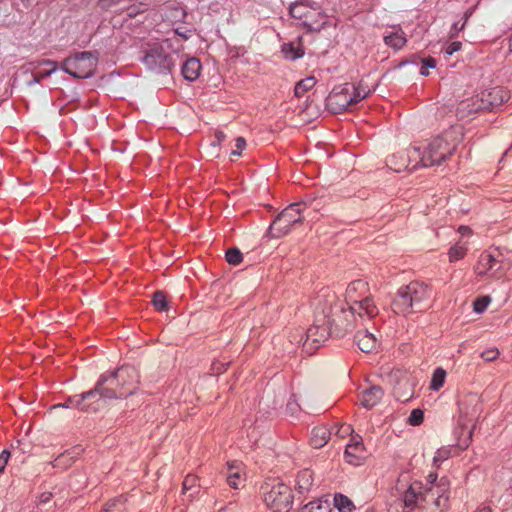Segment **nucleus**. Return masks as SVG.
<instances>
[{
	"label": "nucleus",
	"mask_w": 512,
	"mask_h": 512,
	"mask_svg": "<svg viewBox=\"0 0 512 512\" xmlns=\"http://www.w3.org/2000/svg\"><path fill=\"white\" fill-rule=\"evenodd\" d=\"M321 309L322 315L328 318L331 326H335L338 335L354 329L365 316L372 319L378 314L369 285L364 280L351 282L346 288L344 299L334 293L326 294Z\"/></svg>",
	"instance_id": "obj_1"
},
{
	"label": "nucleus",
	"mask_w": 512,
	"mask_h": 512,
	"mask_svg": "<svg viewBox=\"0 0 512 512\" xmlns=\"http://www.w3.org/2000/svg\"><path fill=\"white\" fill-rule=\"evenodd\" d=\"M140 385V373L133 366H122L109 377L101 376L95 388L83 393V400L94 397L101 399H125L136 394Z\"/></svg>",
	"instance_id": "obj_2"
},
{
	"label": "nucleus",
	"mask_w": 512,
	"mask_h": 512,
	"mask_svg": "<svg viewBox=\"0 0 512 512\" xmlns=\"http://www.w3.org/2000/svg\"><path fill=\"white\" fill-rule=\"evenodd\" d=\"M184 45L179 38L150 41L143 47V64L157 73L171 72L177 62L183 59Z\"/></svg>",
	"instance_id": "obj_3"
},
{
	"label": "nucleus",
	"mask_w": 512,
	"mask_h": 512,
	"mask_svg": "<svg viewBox=\"0 0 512 512\" xmlns=\"http://www.w3.org/2000/svg\"><path fill=\"white\" fill-rule=\"evenodd\" d=\"M462 139V127H450L442 134L431 139L423 150L420 149V157H418L419 163L423 167H432L442 164L454 154Z\"/></svg>",
	"instance_id": "obj_4"
},
{
	"label": "nucleus",
	"mask_w": 512,
	"mask_h": 512,
	"mask_svg": "<svg viewBox=\"0 0 512 512\" xmlns=\"http://www.w3.org/2000/svg\"><path fill=\"white\" fill-rule=\"evenodd\" d=\"M432 288L420 281H412L398 289L393 301V310L397 314L408 316L424 312L431 307Z\"/></svg>",
	"instance_id": "obj_5"
},
{
	"label": "nucleus",
	"mask_w": 512,
	"mask_h": 512,
	"mask_svg": "<svg viewBox=\"0 0 512 512\" xmlns=\"http://www.w3.org/2000/svg\"><path fill=\"white\" fill-rule=\"evenodd\" d=\"M263 500L272 512H289L293 504L290 487L281 482L265 483Z\"/></svg>",
	"instance_id": "obj_6"
},
{
	"label": "nucleus",
	"mask_w": 512,
	"mask_h": 512,
	"mask_svg": "<svg viewBox=\"0 0 512 512\" xmlns=\"http://www.w3.org/2000/svg\"><path fill=\"white\" fill-rule=\"evenodd\" d=\"M97 63V56L85 51L64 59L61 68L75 78H88L94 74Z\"/></svg>",
	"instance_id": "obj_7"
},
{
	"label": "nucleus",
	"mask_w": 512,
	"mask_h": 512,
	"mask_svg": "<svg viewBox=\"0 0 512 512\" xmlns=\"http://www.w3.org/2000/svg\"><path fill=\"white\" fill-rule=\"evenodd\" d=\"M304 203H293L286 207L272 222L269 227V234L273 238H280L287 235L293 225L303 222L302 209Z\"/></svg>",
	"instance_id": "obj_8"
},
{
	"label": "nucleus",
	"mask_w": 512,
	"mask_h": 512,
	"mask_svg": "<svg viewBox=\"0 0 512 512\" xmlns=\"http://www.w3.org/2000/svg\"><path fill=\"white\" fill-rule=\"evenodd\" d=\"M418 157H420V148L414 146L393 153L387 158L386 164L391 170L401 172L408 168L412 162H415L414 168L417 167L420 164Z\"/></svg>",
	"instance_id": "obj_9"
},
{
	"label": "nucleus",
	"mask_w": 512,
	"mask_h": 512,
	"mask_svg": "<svg viewBox=\"0 0 512 512\" xmlns=\"http://www.w3.org/2000/svg\"><path fill=\"white\" fill-rule=\"evenodd\" d=\"M510 97V93L504 87H493L476 95L475 101H480L475 109L490 110L502 105Z\"/></svg>",
	"instance_id": "obj_10"
},
{
	"label": "nucleus",
	"mask_w": 512,
	"mask_h": 512,
	"mask_svg": "<svg viewBox=\"0 0 512 512\" xmlns=\"http://www.w3.org/2000/svg\"><path fill=\"white\" fill-rule=\"evenodd\" d=\"M352 104L351 85L348 83L334 89L327 99V105L335 113H340L346 110Z\"/></svg>",
	"instance_id": "obj_11"
},
{
	"label": "nucleus",
	"mask_w": 512,
	"mask_h": 512,
	"mask_svg": "<svg viewBox=\"0 0 512 512\" xmlns=\"http://www.w3.org/2000/svg\"><path fill=\"white\" fill-rule=\"evenodd\" d=\"M344 457L349 464L360 465L366 458V450L359 435L352 436L350 443L346 445Z\"/></svg>",
	"instance_id": "obj_12"
},
{
	"label": "nucleus",
	"mask_w": 512,
	"mask_h": 512,
	"mask_svg": "<svg viewBox=\"0 0 512 512\" xmlns=\"http://www.w3.org/2000/svg\"><path fill=\"white\" fill-rule=\"evenodd\" d=\"M323 318L326 320V326H311L306 332V340L304 342V346H308L309 342H312L315 344L316 348L319 347V345L328 338L330 332L339 336L335 330V326H331L329 324L328 318H325L324 316Z\"/></svg>",
	"instance_id": "obj_13"
},
{
	"label": "nucleus",
	"mask_w": 512,
	"mask_h": 512,
	"mask_svg": "<svg viewBox=\"0 0 512 512\" xmlns=\"http://www.w3.org/2000/svg\"><path fill=\"white\" fill-rule=\"evenodd\" d=\"M499 269L500 261L490 253L484 252L480 255L474 270L478 276L490 274V276L498 278L500 277L497 273Z\"/></svg>",
	"instance_id": "obj_14"
},
{
	"label": "nucleus",
	"mask_w": 512,
	"mask_h": 512,
	"mask_svg": "<svg viewBox=\"0 0 512 512\" xmlns=\"http://www.w3.org/2000/svg\"><path fill=\"white\" fill-rule=\"evenodd\" d=\"M448 491L449 488L447 483L441 479L438 484L433 485L429 489L425 490L427 501L431 498L437 508H445L449 499Z\"/></svg>",
	"instance_id": "obj_15"
},
{
	"label": "nucleus",
	"mask_w": 512,
	"mask_h": 512,
	"mask_svg": "<svg viewBox=\"0 0 512 512\" xmlns=\"http://www.w3.org/2000/svg\"><path fill=\"white\" fill-rule=\"evenodd\" d=\"M480 413L481 403L476 395H470L460 403L461 418H465L467 421H474Z\"/></svg>",
	"instance_id": "obj_16"
},
{
	"label": "nucleus",
	"mask_w": 512,
	"mask_h": 512,
	"mask_svg": "<svg viewBox=\"0 0 512 512\" xmlns=\"http://www.w3.org/2000/svg\"><path fill=\"white\" fill-rule=\"evenodd\" d=\"M315 489L314 473L309 469L298 472L295 480V490L304 496L312 494Z\"/></svg>",
	"instance_id": "obj_17"
},
{
	"label": "nucleus",
	"mask_w": 512,
	"mask_h": 512,
	"mask_svg": "<svg viewBox=\"0 0 512 512\" xmlns=\"http://www.w3.org/2000/svg\"><path fill=\"white\" fill-rule=\"evenodd\" d=\"M405 506H414L419 502L427 501L426 492L424 491L423 484L419 481L411 483L409 488L404 493L403 498Z\"/></svg>",
	"instance_id": "obj_18"
},
{
	"label": "nucleus",
	"mask_w": 512,
	"mask_h": 512,
	"mask_svg": "<svg viewBox=\"0 0 512 512\" xmlns=\"http://www.w3.org/2000/svg\"><path fill=\"white\" fill-rule=\"evenodd\" d=\"M355 341L359 349L364 353H371L377 348V338L368 330H359L356 333Z\"/></svg>",
	"instance_id": "obj_19"
},
{
	"label": "nucleus",
	"mask_w": 512,
	"mask_h": 512,
	"mask_svg": "<svg viewBox=\"0 0 512 512\" xmlns=\"http://www.w3.org/2000/svg\"><path fill=\"white\" fill-rule=\"evenodd\" d=\"M202 65L197 58L191 57L182 65V75L188 81H195L200 76Z\"/></svg>",
	"instance_id": "obj_20"
},
{
	"label": "nucleus",
	"mask_w": 512,
	"mask_h": 512,
	"mask_svg": "<svg viewBox=\"0 0 512 512\" xmlns=\"http://www.w3.org/2000/svg\"><path fill=\"white\" fill-rule=\"evenodd\" d=\"M383 397V390L379 386H372L362 392L361 404L365 408H372L377 405Z\"/></svg>",
	"instance_id": "obj_21"
},
{
	"label": "nucleus",
	"mask_w": 512,
	"mask_h": 512,
	"mask_svg": "<svg viewBox=\"0 0 512 512\" xmlns=\"http://www.w3.org/2000/svg\"><path fill=\"white\" fill-rule=\"evenodd\" d=\"M330 437H331L330 429L325 425H321V426L315 427L312 430L310 443L316 449L322 448L328 442Z\"/></svg>",
	"instance_id": "obj_22"
},
{
	"label": "nucleus",
	"mask_w": 512,
	"mask_h": 512,
	"mask_svg": "<svg viewBox=\"0 0 512 512\" xmlns=\"http://www.w3.org/2000/svg\"><path fill=\"white\" fill-rule=\"evenodd\" d=\"M228 475H227V482L230 487L237 489L239 488V485L243 481L242 473H241V463H238L237 461L228 462Z\"/></svg>",
	"instance_id": "obj_23"
},
{
	"label": "nucleus",
	"mask_w": 512,
	"mask_h": 512,
	"mask_svg": "<svg viewBox=\"0 0 512 512\" xmlns=\"http://www.w3.org/2000/svg\"><path fill=\"white\" fill-rule=\"evenodd\" d=\"M384 42L387 46L399 50L405 46L407 39L404 32L401 29H397L385 35Z\"/></svg>",
	"instance_id": "obj_24"
},
{
	"label": "nucleus",
	"mask_w": 512,
	"mask_h": 512,
	"mask_svg": "<svg viewBox=\"0 0 512 512\" xmlns=\"http://www.w3.org/2000/svg\"><path fill=\"white\" fill-rule=\"evenodd\" d=\"M79 452L76 451H66L56 457V459L50 463L53 468H62L67 469L70 467L76 458L78 457Z\"/></svg>",
	"instance_id": "obj_25"
},
{
	"label": "nucleus",
	"mask_w": 512,
	"mask_h": 512,
	"mask_svg": "<svg viewBox=\"0 0 512 512\" xmlns=\"http://www.w3.org/2000/svg\"><path fill=\"white\" fill-rule=\"evenodd\" d=\"M45 66L46 68L34 73V82L39 83L43 78L50 76L57 68V62L53 60H42L38 62V67Z\"/></svg>",
	"instance_id": "obj_26"
},
{
	"label": "nucleus",
	"mask_w": 512,
	"mask_h": 512,
	"mask_svg": "<svg viewBox=\"0 0 512 512\" xmlns=\"http://www.w3.org/2000/svg\"><path fill=\"white\" fill-rule=\"evenodd\" d=\"M467 254V242L458 241L450 247L448 257L450 262H456L463 259Z\"/></svg>",
	"instance_id": "obj_27"
},
{
	"label": "nucleus",
	"mask_w": 512,
	"mask_h": 512,
	"mask_svg": "<svg viewBox=\"0 0 512 512\" xmlns=\"http://www.w3.org/2000/svg\"><path fill=\"white\" fill-rule=\"evenodd\" d=\"M189 494V500H192L194 495L198 492V478L195 475L188 474L182 483V493Z\"/></svg>",
	"instance_id": "obj_28"
},
{
	"label": "nucleus",
	"mask_w": 512,
	"mask_h": 512,
	"mask_svg": "<svg viewBox=\"0 0 512 512\" xmlns=\"http://www.w3.org/2000/svg\"><path fill=\"white\" fill-rule=\"evenodd\" d=\"M316 79L313 76L306 77L299 82H297L294 94L296 97H301L304 95L305 92L312 89L316 85Z\"/></svg>",
	"instance_id": "obj_29"
},
{
	"label": "nucleus",
	"mask_w": 512,
	"mask_h": 512,
	"mask_svg": "<svg viewBox=\"0 0 512 512\" xmlns=\"http://www.w3.org/2000/svg\"><path fill=\"white\" fill-rule=\"evenodd\" d=\"M334 504L339 512H353L355 508L353 502L347 496L342 494L335 495Z\"/></svg>",
	"instance_id": "obj_30"
},
{
	"label": "nucleus",
	"mask_w": 512,
	"mask_h": 512,
	"mask_svg": "<svg viewBox=\"0 0 512 512\" xmlns=\"http://www.w3.org/2000/svg\"><path fill=\"white\" fill-rule=\"evenodd\" d=\"M445 378H446V371L443 368L435 369V371L432 375L430 389L434 390V391L439 390L444 385Z\"/></svg>",
	"instance_id": "obj_31"
},
{
	"label": "nucleus",
	"mask_w": 512,
	"mask_h": 512,
	"mask_svg": "<svg viewBox=\"0 0 512 512\" xmlns=\"http://www.w3.org/2000/svg\"><path fill=\"white\" fill-rule=\"evenodd\" d=\"M81 396H83V393L81 394ZM85 400H83L82 397H80V399L78 400H75L74 398H69L68 401L66 402V404H58V405H54L53 408H58V407H71V406H77V407H80L82 410L84 411H97L100 406L99 404L96 405V406H86V405H82V403L84 402Z\"/></svg>",
	"instance_id": "obj_32"
},
{
	"label": "nucleus",
	"mask_w": 512,
	"mask_h": 512,
	"mask_svg": "<svg viewBox=\"0 0 512 512\" xmlns=\"http://www.w3.org/2000/svg\"><path fill=\"white\" fill-rule=\"evenodd\" d=\"M451 447L444 446L439 448L433 458V464L436 467H439L444 461L448 460L451 457Z\"/></svg>",
	"instance_id": "obj_33"
},
{
	"label": "nucleus",
	"mask_w": 512,
	"mask_h": 512,
	"mask_svg": "<svg viewBox=\"0 0 512 512\" xmlns=\"http://www.w3.org/2000/svg\"><path fill=\"white\" fill-rule=\"evenodd\" d=\"M152 304L156 310L161 312L168 309V302L162 291H157L153 294Z\"/></svg>",
	"instance_id": "obj_34"
},
{
	"label": "nucleus",
	"mask_w": 512,
	"mask_h": 512,
	"mask_svg": "<svg viewBox=\"0 0 512 512\" xmlns=\"http://www.w3.org/2000/svg\"><path fill=\"white\" fill-rule=\"evenodd\" d=\"M282 52L285 58L289 60H295L303 55V52L292 43L284 44L282 46Z\"/></svg>",
	"instance_id": "obj_35"
},
{
	"label": "nucleus",
	"mask_w": 512,
	"mask_h": 512,
	"mask_svg": "<svg viewBox=\"0 0 512 512\" xmlns=\"http://www.w3.org/2000/svg\"><path fill=\"white\" fill-rule=\"evenodd\" d=\"M301 512H330L329 505L321 501H312L305 505Z\"/></svg>",
	"instance_id": "obj_36"
},
{
	"label": "nucleus",
	"mask_w": 512,
	"mask_h": 512,
	"mask_svg": "<svg viewBox=\"0 0 512 512\" xmlns=\"http://www.w3.org/2000/svg\"><path fill=\"white\" fill-rule=\"evenodd\" d=\"M491 302L490 296H481L474 300L473 310L477 314L483 313Z\"/></svg>",
	"instance_id": "obj_37"
},
{
	"label": "nucleus",
	"mask_w": 512,
	"mask_h": 512,
	"mask_svg": "<svg viewBox=\"0 0 512 512\" xmlns=\"http://www.w3.org/2000/svg\"><path fill=\"white\" fill-rule=\"evenodd\" d=\"M242 253L238 248H230L226 252V260L231 265H239L242 262Z\"/></svg>",
	"instance_id": "obj_38"
},
{
	"label": "nucleus",
	"mask_w": 512,
	"mask_h": 512,
	"mask_svg": "<svg viewBox=\"0 0 512 512\" xmlns=\"http://www.w3.org/2000/svg\"><path fill=\"white\" fill-rule=\"evenodd\" d=\"M476 95L462 101L459 105V109L461 111H467L469 113L480 111L481 109H475L476 105L480 103V101H475Z\"/></svg>",
	"instance_id": "obj_39"
},
{
	"label": "nucleus",
	"mask_w": 512,
	"mask_h": 512,
	"mask_svg": "<svg viewBox=\"0 0 512 512\" xmlns=\"http://www.w3.org/2000/svg\"><path fill=\"white\" fill-rule=\"evenodd\" d=\"M424 420V412L421 409H414L411 411L410 416L407 419V423L411 426H418Z\"/></svg>",
	"instance_id": "obj_40"
},
{
	"label": "nucleus",
	"mask_w": 512,
	"mask_h": 512,
	"mask_svg": "<svg viewBox=\"0 0 512 512\" xmlns=\"http://www.w3.org/2000/svg\"><path fill=\"white\" fill-rule=\"evenodd\" d=\"M369 94L368 90L362 89L360 87H354L351 85V99L353 104L358 103L360 100L365 99Z\"/></svg>",
	"instance_id": "obj_41"
},
{
	"label": "nucleus",
	"mask_w": 512,
	"mask_h": 512,
	"mask_svg": "<svg viewBox=\"0 0 512 512\" xmlns=\"http://www.w3.org/2000/svg\"><path fill=\"white\" fill-rule=\"evenodd\" d=\"M499 356V351L496 348H490L481 353V358L486 362H492L496 360Z\"/></svg>",
	"instance_id": "obj_42"
},
{
	"label": "nucleus",
	"mask_w": 512,
	"mask_h": 512,
	"mask_svg": "<svg viewBox=\"0 0 512 512\" xmlns=\"http://www.w3.org/2000/svg\"><path fill=\"white\" fill-rule=\"evenodd\" d=\"M246 147V140L243 137H238L235 143V149L232 150L231 156H240Z\"/></svg>",
	"instance_id": "obj_43"
},
{
	"label": "nucleus",
	"mask_w": 512,
	"mask_h": 512,
	"mask_svg": "<svg viewBox=\"0 0 512 512\" xmlns=\"http://www.w3.org/2000/svg\"><path fill=\"white\" fill-rule=\"evenodd\" d=\"M121 501L120 498L111 499L106 502L101 510V512H111L117 506V504Z\"/></svg>",
	"instance_id": "obj_44"
},
{
	"label": "nucleus",
	"mask_w": 512,
	"mask_h": 512,
	"mask_svg": "<svg viewBox=\"0 0 512 512\" xmlns=\"http://www.w3.org/2000/svg\"><path fill=\"white\" fill-rule=\"evenodd\" d=\"M461 46L462 44L459 41L452 42L446 47L445 53L450 56L453 53L459 51L461 49Z\"/></svg>",
	"instance_id": "obj_45"
},
{
	"label": "nucleus",
	"mask_w": 512,
	"mask_h": 512,
	"mask_svg": "<svg viewBox=\"0 0 512 512\" xmlns=\"http://www.w3.org/2000/svg\"><path fill=\"white\" fill-rule=\"evenodd\" d=\"M10 452L7 450L2 451L0 454V473H2L8 463Z\"/></svg>",
	"instance_id": "obj_46"
},
{
	"label": "nucleus",
	"mask_w": 512,
	"mask_h": 512,
	"mask_svg": "<svg viewBox=\"0 0 512 512\" xmlns=\"http://www.w3.org/2000/svg\"><path fill=\"white\" fill-rule=\"evenodd\" d=\"M351 432L352 428L349 425H342L337 429L335 434L341 438H344L346 435L351 434Z\"/></svg>",
	"instance_id": "obj_47"
},
{
	"label": "nucleus",
	"mask_w": 512,
	"mask_h": 512,
	"mask_svg": "<svg viewBox=\"0 0 512 512\" xmlns=\"http://www.w3.org/2000/svg\"><path fill=\"white\" fill-rule=\"evenodd\" d=\"M464 28H465V22H463L460 26L458 25V23H454L451 27L449 37L450 38L456 37L458 35V33L460 31H462Z\"/></svg>",
	"instance_id": "obj_48"
},
{
	"label": "nucleus",
	"mask_w": 512,
	"mask_h": 512,
	"mask_svg": "<svg viewBox=\"0 0 512 512\" xmlns=\"http://www.w3.org/2000/svg\"><path fill=\"white\" fill-rule=\"evenodd\" d=\"M226 135L222 131H216L215 133V140L212 142V145L215 147H218L221 145V143L225 140Z\"/></svg>",
	"instance_id": "obj_49"
},
{
	"label": "nucleus",
	"mask_w": 512,
	"mask_h": 512,
	"mask_svg": "<svg viewBox=\"0 0 512 512\" xmlns=\"http://www.w3.org/2000/svg\"><path fill=\"white\" fill-rule=\"evenodd\" d=\"M145 9H140L138 7L132 6L127 9V16L129 18H135L138 14L144 12Z\"/></svg>",
	"instance_id": "obj_50"
},
{
	"label": "nucleus",
	"mask_w": 512,
	"mask_h": 512,
	"mask_svg": "<svg viewBox=\"0 0 512 512\" xmlns=\"http://www.w3.org/2000/svg\"><path fill=\"white\" fill-rule=\"evenodd\" d=\"M173 11H174V17L175 18H178L179 20H184L185 19L186 12H185L184 9H182L180 7H174Z\"/></svg>",
	"instance_id": "obj_51"
},
{
	"label": "nucleus",
	"mask_w": 512,
	"mask_h": 512,
	"mask_svg": "<svg viewBox=\"0 0 512 512\" xmlns=\"http://www.w3.org/2000/svg\"><path fill=\"white\" fill-rule=\"evenodd\" d=\"M458 232L463 236H471L473 234L472 229L469 226H460Z\"/></svg>",
	"instance_id": "obj_52"
},
{
	"label": "nucleus",
	"mask_w": 512,
	"mask_h": 512,
	"mask_svg": "<svg viewBox=\"0 0 512 512\" xmlns=\"http://www.w3.org/2000/svg\"><path fill=\"white\" fill-rule=\"evenodd\" d=\"M423 65L427 68H434L436 66V61L432 57H429L423 60Z\"/></svg>",
	"instance_id": "obj_53"
},
{
	"label": "nucleus",
	"mask_w": 512,
	"mask_h": 512,
	"mask_svg": "<svg viewBox=\"0 0 512 512\" xmlns=\"http://www.w3.org/2000/svg\"><path fill=\"white\" fill-rule=\"evenodd\" d=\"M189 32L190 31H181L180 29H175V36L176 38H178L177 36H180L182 37L183 39H188L189 38Z\"/></svg>",
	"instance_id": "obj_54"
},
{
	"label": "nucleus",
	"mask_w": 512,
	"mask_h": 512,
	"mask_svg": "<svg viewBox=\"0 0 512 512\" xmlns=\"http://www.w3.org/2000/svg\"><path fill=\"white\" fill-rule=\"evenodd\" d=\"M290 13L293 17L295 18H301V15L299 14V11H298V6L295 5V6H292L290 8Z\"/></svg>",
	"instance_id": "obj_55"
},
{
	"label": "nucleus",
	"mask_w": 512,
	"mask_h": 512,
	"mask_svg": "<svg viewBox=\"0 0 512 512\" xmlns=\"http://www.w3.org/2000/svg\"><path fill=\"white\" fill-rule=\"evenodd\" d=\"M476 512H492V509L489 506L483 505L480 506Z\"/></svg>",
	"instance_id": "obj_56"
},
{
	"label": "nucleus",
	"mask_w": 512,
	"mask_h": 512,
	"mask_svg": "<svg viewBox=\"0 0 512 512\" xmlns=\"http://www.w3.org/2000/svg\"><path fill=\"white\" fill-rule=\"evenodd\" d=\"M50 497H51V494H50V493H47V494H46V493H44V494H42V496H41V501H42V502H47V501H49V500H50Z\"/></svg>",
	"instance_id": "obj_57"
},
{
	"label": "nucleus",
	"mask_w": 512,
	"mask_h": 512,
	"mask_svg": "<svg viewBox=\"0 0 512 512\" xmlns=\"http://www.w3.org/2000/svg\"><path fill=\"white\" fill-rule=\"evenodd\" d=\"M472 15V10L469 9L464 13V22L466 23L469 17Z\"/></svg>",
	"instance_id": "obj_58"
},
{
	"label": "nucleus",
	"mask_w": 512,
	"mask_h": 512,
	"mask_svg": "<svg viewBox=\"0 0 512 512\" xmlns=\"http://www.w3.org/2000/svg\"><path fill=\"white\" fill-rule=\"evenodd\" d=\"M420 72H421V74H422V75H424V76H427V75L429 74V72H428V68H427L425 65H423V66L421 67Z\"/></svg>",
	"instance_id": "obj_59"
},
{
	"label": "nucleus",
	"mask_w": 512,
	"mask_h": 512,
	"mask_svg": "<svg viewBox=\"0 0 512 512\" xmlns=\"http://www.w3.org/2000/svg\"><path fill=\"white\" fill-rule=\"evenodd\" d=\"M297 336H299V339H296V337L294 338V340L297 342V343H300L303 339V333L302 331H297Z\"/></svg>",
	"instance_id": "obj_60"
},
{
	"label": "nucleus",
	"mask_w": 512,
	"mask_h": 512,
	"mask_svg": "<svg viewBox=\"0 0 512 512\" xmlns=\"http://www.w3.org/2000/svg\"><path fill=\"white\" fill-rule=\"evenodd\" d=\"M474 425L469 429L468 431V438L469 440L471 441L472 440V436H473V431H474Z\"/></svg>",
	"instance_id": "obj_61"
},
{
	"label": "nucleus",
	"mask_w": 512,
	"mask_h": 512,
	"mask_svg": "<svg viewBox=\"0 0 512 512\" xmlns=\"http://www.w3.org/2000/svg\"><path fill=\"white\" fill-rule=\"evenodd\" d=\"M429 478L431 480V483H433L434 481H436L437 475L430 474Z\"/></svg>",
	"instance_id": "obj_62"
},
{
	"label": "nucleus",
	"mask_w": 512,
	"mask_h": 512,
	"mask_svg": "<svg viewBox=\"0 0 512 512\" xmlns=\"http://www.w3.org/2000/svg\"><path fill=\"white\" fill-rule=\"evenodd\" d=\"M461 425H462V426H466V422H465V420H464V419H462V420H461Z\"/></svg>",
	"instance_id": "obj_63"
}]
</instances>
